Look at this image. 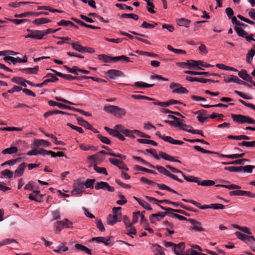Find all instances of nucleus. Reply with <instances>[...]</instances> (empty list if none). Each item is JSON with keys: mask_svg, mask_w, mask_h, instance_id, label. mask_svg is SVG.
Instances as JSON below:
<instances>
[{"mask_svg": "<svg viewBox=\"0 0 255 255\" xmlns=\"http://www.w3.org/2000/svg\"><path fill=\"white\" fill-rule=\"evenodd\" d=\"M39 68L38 66H35L33 68H26L19 69L20 71L23 72L26 74H35L37 73Z\"/></svg>", "mask_w": 255, "mask_h": 255, "instance_id": "b1692460", "label": "nucleus"}, {"mask_svg": "<svg viewBox=\"0 0 255 255\" xmlns=\"http://www.w3.org/2000/svg\"><path fill=\"white\" fill-rule=\"evenodd\" d=\"M57 24L59 26H70L78 28V26L69 20H61L57 23Z\"/></svg>", "mask_w": 255, "mask_h": 255, "instance_id": "e433bc0d", "label": "nucleus"}, {"mask_svg": "<svg viewBox=\"0 0 255 255\" xmlns=\"http://www.w3.org/2000/svg\"><path fill=\"white\" fill-rule=\"evenodd\" d=\"M122 17L124 18H130L135 20H137L139 18L137 14L134 13H124L122 15Z\"/></svg>", "mask_w": 255, "mask_h": 255, "instance_id": "338daca9", "label": "nucleus"}, {"mask_svg": "<svg viewBox=\"0 0 255 255\" xmlns=\"http://www.w3.org/2000/svg\"><path fill=\"white\" fill-rule=\"evenodd\" d=\"M137 141L139 143H143V144H149L153 145H157V143L153 140L143 139V138H138L137 139Z\"/></svg>", "mask_w": 255, "mask_h": 255, "instance_id": "09e8293b", "label": "nucleus"}, {"mask_svg": "<svg viewBox=\"0 0 255 255\" xmlns=\"http://www.w3.org/2000/svg\"><path fill=\"white\" fill-rule=\"evenodd\" d=\"M160 158H162L166 160L170 161H174L181 163V161L178 159H175L174 158L168 154L160 152Z\"/></svg>", "mask_w": 255, "mask_h": 255, "instance_id": "72a5a7b5", "label": "nucleus"}, {"mask_svg": "<svg viewBox=\"0 0 255 255\" xmlns=\"http://www.w3.org/2000/svg\"><path fill=\"white\" fill-rule=\"evenodd\" d=\"M11 243H15L17 244V241L13 239H5L0 242V247L9 245Z\"/></svg>", "mask_w": 255, "mask_h": 255, "instance_id": "49530a36", "label": "nucleus"}, {"mask_svg": "<svg viewBox=\"0 0 255 255\" xmlns=\"http://www.w3.org/2000/svg\"><path fill=\"white\" fill-rule=\"evenodd\" d=\"M216 187H224L226 188H227L230 190L232 189H240L241 188V187L236 185V184H230V185H224V184H217L216 185Z\"/></svg>", "mask_w": 255, "mask_h": 255, "instance_id": "58836bf2", "label": "nucleus"}, {"mask_svg": "<svg viewBox=\"0 0 255 255\" xmlns=\"http://www.w3.org/2000/svg\"><path fill=\"white\" fill-rule=\"evenodd\" d=\"M107 76L110 79H114L117 77H124L125 75L123 72L118 70L111 69L109 70L106 73Z\"/></svg>", "mask_w": 255, "mask_h": 255, "instance_id": "9d476101", "label": "nucleus"}, {"mask_svg": "<svg viewBox=\"0 0 255 255\" xmlns=\"http://www.w3.org/2000/svg\"><path fill=\"white\" fill-rule=\"evenodd\" d=\"M72 47L73 49L79 52L83 53L84 50V47L82 46L79 42H72L71 43Z\"/></svg>", "mask_w": 255, "mask_h": 255, "instance_id": "c03bdc74", "label": "nucleus"}, {"mask_svg": "<svg viewBox=\"0 0 255 255\" xmlns=\"http://www.w3.org/2000/svg\"><path fill=\"white\" fill-rule=\"evenodd\" d=\"M241 171L251 173L253 172V169L255 168L254 165H246L244 166H241Z\"/></svg>", "mask_w": 255, "mask_h": 255, "instance_id": "4d7b16f0", "label": "nucleus"}, {"mask_svg": "<svg viewBox=\"0 0 255 255\" xmlns=\"http://www.w3.org/2000/svg\"><path fill=\"white\" fill-rule=\"evenodd\" d=\"M185 249V244L184 243H180L173 247V251L176 255H181L180 252H182Z\"/></svg>", "mask_w": 255, "mask_h": 255, "instance_id": "393cba45", "label": "nucleus"}, {"mask_svg": "<svg viewBox=\"0 0 255 255\" xmlns=\"http://www.w3.org/2000/svg\"><path fill=\"white\" fill-rule=\"evenodd\" d=\"M54 232L55 234H59L62 229V225L60 221H58L54 224Z\"/></svg>", "mask_w": 255, "mask_h": 255, "instance_id": "680f3d73", "label": "nucleus"}, {"mask_svg": "<svg viewBox=\"0 0 255 255\" xmlns=\"http://www.w3.org/2000/svg\"><path fill=\"white\" fill-rule=\"evenodd\" d=\"M177 23L180 26H184L185 27H188L191 23V21L184 18H181L177 19Z\"/></svg>", "mask_w": 255, "mask_h": 255, "instance_id": "bb28decb", "label": "nucleus"}, {"mask_svg": "<svg viewBox=\"0 0 255 255\" xmlns=\"http://www.w3.org/2000/svg\"><path fill=\"white\" fill-rule=\"evenodd\" d=\"M115 62L119 60L123 61L125 62H132L130 59L125 55H121L119 56H116L114 58Z\"/></svg>", "mask_w": 255, "mask_h": 255, "instance_id": "5fc2aeb1", "label": "nucleus"}, {"mask_svg": "<svg viewBox=\"0 0 255 255\" xmlns=\"http://www.w3.org/2000/svg\"><path fill=\"white\" fill-rule=\"evenodd\" d=\"M231 116L233 121L239 124H255V120L249 116L241 114H231Z\"/></svg>", "mask_w": 255, "mask_h": 255, "instance_id": "f257e3e1", "label": "nucleus"}, {"mask_svg": "<svg viewBox=\"0 0 255 255\" xmlns=\"http://www.w3.org/2000/svg\"><path fill=\"white\" fill-rule=\"evenodd\" d=\"M46 152H47V150L43 148H34L27 152V154L29 156L37 155L39 154L45 156L46 155Z\"/></svg>", "mask_w": 255, "mask_h": 255, "instance_id": "a211bd4d", "label": "nucleus"}, {"mask_svg": "<svg viewBox=\"0 0 255 255\" xmlns=\"http://www.w3.org/2000/svg\"><path fill=\"white\" fill-rule=\"evenodd\" d=\"M85 189L84 182L80 180H77L74 184V188L71 191V193L73 195L80 194L84 191Z\"/></svg>", "mask_w": 255, "mask_h": 255, "instance_id": "20e7f679", "label": "nucleus"}, {"mask_svg": "<svg viewBox=\"0 0 255 255\" xmlns=\"http://www.w3.org/2000/svg\"><path fill=\"white\" fill-rule=\"evenodd\" d=\"M188 221L193 225L191 229L194 230L198 232H202L204 231V228L201 227V223L192 219H189Z\"/></svg>", "mask_w": 255, "mask_h": 255, "instance_id": "f3484780", "label": "nucleus"}, {"mask_svg": "<svg viewBox=\"0 0 255 255\" xmlns=\"http://www.w3.org/2000/svg\"><path fill=\"white\" fill-rule=\"evenodd\" d=\"M151 250L154 255H159V246L158 244H152Z\"/></svg>", "mask_w": 255, "mask_h": 255, "instance_id": "774afa93", "label": "nucleus"}, {"mask_svg": "<svg viewBox=\"0 0 255 255\" xmlns=\"http://www.w3.org/2000/svg\"><path fill=\"white\" fill-rule=\"evenodd\" d=\"M47 77H51L50 79H47L44 80L46 85L49 82H55L58 80V79L52 74H47L46 76Z\"/></svg>", "mask_w": 255, "mask_h": 255, "instance_id": "6e6d98bb", "label": "nucleus"}, {"mask_svg": "<svg viewBox=\"0 0 255 255\" xmlns=\"http://www.w3.org/2000/svg\"><path fill=\"white\" fill-rule=\"evenodd\" d=\"M191 128H188V127H184V129H183V130L186 131L189 133H191L192 134H200L201 136L204 137V135L203 133V131L200 130L198 129H191Z\"/></svg>", "mask_w": 255, "mask_h": 255, "instance_id": "37998d69", "label": "nucleus"}, {"mask_svg": "<svg viewBox=\"0 0 255 255\" xmlns=\"http://www.w3.org/2000/svg\"><path fill=\"white\" fill-rule=\"evenodd\" d=\"M80 148L84 151H95L97 150V147L90 145H87L85 144H79Z\"/></svg>", "mask_w": 255, "mask_h": 255, "instance_id": "7c9ffc66", "label": "nucleus"}, {"mask_svg": "<svg viewBox=\"0 0 255 255\" xmlns=\"http://www.w3.org/2000/svg\"><path fill=\"white\" fill-rule=\"evenodd\" d=\"M121 207H114L113 208V213L114 216H116V217L120 218L121 219L122 213H121Z\"/></svg>", "mask_w": 255, "mask_h": 255, "instance_id": "e2e57ef3", "label": "nucleus"}, {"mask_svg": "<svg viewBox=\"0 0 255 255\" xmlns=\"http://www.w3.org/2000/svg\"><path fill=\"white\" fill-rule=\"evenodd\" d=\"M94 169L97 173L103 174L105 175H108V172L105 168L99 167L96 165H94Z\"/></svg>", "mask_w": 255, "mask_h": 255, "instance_id": "13d9d810", "label": "nucleus"}, {"mask_svg": "<svg viewBox=\"0 0 255 255\" xmlns=\"http://www.w3.org/2000/svg\"><path fill=\"white\" fill-rule=\"evenodd\" d=\"M107 220L108 224L113 226L114 224H115L117 222H120L121 219H120V218L116 217V216H114L110 214L108 215Z\"/></svg>", "mask_w": 255, "mask_h": 255, "instance_id": "4be33fe9", "label": "nucleus"}, {"mask_svg": "<svg viewBox=\"0 0 255 255\" xmlns=\"http://www.w3.org/2000/svg\"><path fill=\"white\" fill-rule=\"evenodd\" d=\"M51 20L46 17H42L35 19L32 23L36 25H40L50 22Z\"/></svg>", "mask_w": 255, "mask_h": 255, "instance_id": "ea45409f", "label": "nucleus"}, {"mask_svg": "<svg viewBox=\"0 0 255 255\" xmlns=\"http://www.w3.org/2000/svg\"><path fill=\"white\" fill-rule=\"evenodd\" d=\"M193 148L195 149H196V150L200 151L202 153L211 154H217L222 157H226V158H230L229 157L231 156V155H225V154H220L216 152L205 150L198 145H195V146H194Z\"/></svg>", "mask_w": 255, "mask_h": 255, "instance_id": "f8f14e48", "label": "nucleus"}, {"mask_svg": "<svg viewBox=\"0 0 255 255\" xmlns=\"http://www.w3.org/2000/svg\"><path fill=\"white\" fill-rule=\"evenodd\" d=\"M168 118L173 119L174 120H165L164 122L165 123L169 124L171 126L179 128L180 129H184V127L191 128L190 126L184 124L185 121L184 120L180 119L175 116L169 115H168Z\"/></svg>", "mask_w": 255, "mask_h": 255, "instance_id": "f03ea898", "label": "nucleus"}, {"mask_svg": "<svg viewBox=\"0 0 255 255\" xmlns=\"http://www.w3.org/2000/svg\"><path fill=\"white\" fill-rule=\"evenodd\" d=\"M238 75L240 77L250 82L252 84L253 82V78L251 76L247 73V72L246 70H242L238 73Z\"/></svg>", "mask_w": 255, "mask_h": 255, "instance_id": "6ab92c4d", "label": "nucleus"}, {"mask_svg": "<svg viewBox=\"0 0 255 255\" xmlns=\"http://www.w3.org/2000/svg\"><path fill=\"white\" fill-rule=\"evenodd\" d=\"M18 149L16 147L12 146L9 148H5L2 151V153L3 154H11L15 153L17 151Z\"/></svg>", "mask_w": 255, "mask_h": 255, "instance_id": "a19ab883", "label": "nucleus"}, {"mask_svg": "<svg viewBox=\"0 0 255 255\" xmlns=\"http://www.w3.org/2000/svg\"><path fill=\"white\" fill-rule=\"evenodd\" d=\"M74 247L75 248L79 251L85 252L90 255H92L91 251L85 246L80 244H76Z\"/></svg>", "mask_w": 255, "mask_h": 255, "instance_id": "5701e85b", "label": "nucleus"}, {"mask_svg": "<svg viewBox=\"0 0 255 255\" xmlns=\"http://www.w3.org/2000/svg\"><path fill=\"white\" fill-rule=\"evenodd\" d=\"M68 250V247L65 246V243H61L58 247L57 249H54L53 251L54 253L61 254L62 252H66Z\"/></svg>", "mask_w": 255, "mask_h": 255, "instance_id": "2f4dec72", "label": "nucleus"}, {"mask_svg": "<svg viewBox=\"0 0 255 255\" xmlns=\"http://www.w3.org/2000/svg\"><path fill=\"white\" fill-rule=\"evenodd\" d=\"M160 138L166 142H169L173 144L182 145L184 144L183 141L179 140L174 139L172 137L167 136L165 134H163L162 135H160Z\"/></svg>", "mask_w": 255, "mask_h": 255, "instance_id": "4468645a", "label": "nucleus"}, {"mask_svg": "<svg viewBox=\"0 0 255 255\" xmlns=\"http://www.w3.org/2000/svg\"><path fill=\"white\" fill-rule=\"evenodd\" d=\"M234 29L239 36L245 38L246 40L247 41H255V39L253 38V37L255 36V35L254 34H251L250 35H248V33L246 31H245L243 28H240L237 26H235Z\"/></svg>", "mask_w": 255, "mask_h": 255, "instance_id": "7ed1b4c3", "label": "nucleus"}, {"mask_svg": "<svg viewBox=\"0 0 255 255\" xmlns=\"http://www.w3.org/2000/svg\"><path fill=\"white\" fill-rule=\"evenodd\" d=\"M48 103L49 105L50 106H52V107L57 106L58 107H59V108L62 109H67L68 108V106L65 105L61 103H57L56 102H54V101H53L51 100L49 101L48 102Z\"/></svg>", "mask_w": 255, "mask_h": 255, "instance_id": "4c0bfd02", "label": "nucleus"}, {"mask_svg": "<svg viewBox=\"0 0 255 255\" xmlns=\"http://www.w3.org/2000/svg\"><path fill=\"white\" fill-rule=\"evenodd\" d=\"M241 166L239 167L236 166H226L224 168L225 170L229 171L230 172H241Z\"/></svg>", "mask_w": 255, "mask_h": 255, "instance_id": "69168bd1", "label": "nucleus"}, {"mask_svg": "<svg viewBox=\"0 0 255 255\" xmlns=\"http://www.w3.org/2000/svg\"><path fill=\"white\" fill-rule=\"evenodd\" d=\"M42 195L40 194L39 190H34L32 193L29 195L28 198L32 201L37 202H41L42 201Z\"/></svg>", "mask_w": 255, "mask_h": 255, "instance_id": "ddd939ff", "label": "nucleus"}, {"mask_svg": "<svg viewBox=\"0 0 255 255\" xmlns=\"http://www.w3.org/2000/svg\"><path fill=\"white\" fill-rule=\"evenodd\" d=\"M123 128L124 126L122 125H116L113 129L107 127H104L105 130L111 135L116 137L120 132L123 133Z\"/></svg>", "mask_w": 255, "mask_h": 255, "instance_id": "39448f33", "label": "nucleus"}, {"mask_svg": "<svg viewBox=\"0 0 255 255\" xmlns=\"http://www.w3.org/2000/svg\"><path fill=\"white\" fill-rule=\"evenodd\" d=\"M109 161L110 163L121 169H124L127 171L128 170V168L127 167V165L122 161L117 159H113V158H109Z\"/></svg>", "mask_w": 255, "mask_h": 255, "instance_id": "2eb2a0df", "label": "nucleus"}, {"mask_svg": "<svg viewBox=\"0 0 255 255\" xmlns=\"http://www.w3.org/2000/svg\"><path fill=\"white\" fill-rule=\"evenodd\" d=\"M134 85L140 88H150L152 87L154 84H149L142 82H136L134 83Z\"/></svg>", "mask_w": 255, "mask_h": 255, "instance_id": "052dcab7", "label": "nucleus"}, {"mask_svg": "<svg viewBox=\"0 0 255 255\" xmlns=\"http://www.w3.org/2000/svg\"><path fill=\"white\" fill-rule=\"evenodd\" d=\"M170 88L173 89V92L174 93L184 94L188 92V90L182 87L181 85L178 83H172L170 85Z\"/></svg>", "mask_w": 255, "mask_h": 255, "instance_id": "1a4fd4ad", "label": "nucleus"}, {"mask_svg": "<svg viewBox=\"0 0 255 255\" xmlns=\"http://www.w3.org/2000/svg\"><path fill=\"white\" fill-rule=\"evenodd\" d=\"M160 208L164 210H166V211H172V212H175V213H179V214H183L185 216H189V214L187 213L186 212L184 211V210H180V209H172V208H168V207H163L161 205H160Z\"/></svg>", "mask_w": 255, "mask_h": 255, "instance_id": "c756f323", "label": "nucleus"}, {"mask_svg": "<svg viewBox=\"0 0 255 255\" xmlns=\"http://www.w3.org/2000/svg\"><path fill=\"white\" fill-rule=\"evenodd\" d=\"M235 235L240 240L243 241L244 242L247 243L248 242V240L252 238V237H249V236L243 234V233L240 232H236L235 233Z\"/></svg>", "mask_w": 255, "mask_h": 255, "instance_id": "79ce46f5", "label": "nucleus"}, {"mask_svg": "<svg viewBox=\"0 0 255 255\" xmlns=\"http://www.w3.org/2000/svg\"><path fill=\"white\" fill-rule=\"evenodd\" d=\"M60 223H61L62 226L64 228H73L72 223L66 218L61 221Z\"/></svg>", "mask_w": 255, "mask_h": 255, "instance_id": "8fccbe9b", "label": "nucleus"}, {"mask_svg": "<svg viewBox=\"0 0 255 255\" xmlns=\"http://www.w3.org/2000/svg\"><path fill=\"white\" fill-rule=\"evenodd\" d=\"M216 67L222 70H230L235 72L238 71L236 69L232 67L227 66L223 64H216Z\"/></svg>", "mask_w": 255, "mask_h": 255, "instance_id": "de8ad7c7", "label": "nucleus"}, {"mask_svg": "<svg viewBox=\"0 0 255 255\" xmlns=\"http://www.w3.org/2000/svg\"><path fill=\"white\" fill-rule=\"evenodd\" d=\"M160 173L163 174L172 179L175 180L180 183H182L183 181L182 180L178 178L177 176L173 174H171L168 170L166 169L164 167L160 166Z\"/></svg>", "mask_w": 255, "mask_h": 255, "instance_id": "dca6fc26", "label": "nucleus"}, {"mask_svg": "<svg viewBox=\"0 0 255 255\" xmlns=\"http://www.w3.org/2000/svg\"><path fill=\"white\" fill-rule=\"evenodd\" d=\"M33 144L35 146L37 147L43 146L47 147L50 145V142L44 139H35L33 142Z\"/></svg>", "mask_w": 255, "mask_h": 255, "instance_id": "412c9836", "label": "nucleus"}, {"mask_svg": "<svg viewBox=\"0 0 255 255\" xmlns=\"http://www.w3.org/2000/svg\"><path fill=\"white\" fill-rule=\"evenodd\" d=\"M182 176L184 177L185 180L188 182H195L197 184L199 183V178L197 177H195L192 176H187L184 173H182Z\"/></svg>", "mask_w": 255, "mask_h": 255, "instance_id": "603ef678", "label": "nucleus"}, {"mask_svg": "<svg viewBox=\"0 0 255 255\" xmlns=\"http://www.w3.org/2000/svg\"><path fill=\"white\" fill-rule=\"evenodd\" d=\"M26 165V163H22L18 166L14 171V177H20L23 175Z\"/></svg>", "mask_w": 255, "mask_h": 255, "instance_id": "aec40b11", "label": "nucleus"}, {"mask_svg": "<svg viewBox=\"0 0 255 255\" xmlns=\"http://www.w3.org/2000/svg\"><path fill=\"white\" fill-rule=\"evenodd\" d=\"M187 63H188L187 64L189 69L194 68L197 70H203L202 68L198 66V61L189 60L187 61Z\"/></svg>", "mask_w": 255, "mask_h": 255, "instance_id": "c85d7f7f", "label": "nucleus"}, {"mask_svg": "<svg viewBox=\"0 0 255 255\" xmlns=\"http://www.w3.org/2000/svg\"><path fill=\"white\" fill-rule=\"evenodd\" d=\"M167 48L169 50L173 52L174 53L184 54H185L186 53V51L185 50L174 48L170 45H167Z\"/></svg>", "mask_w": 255, "mask_h": 255, "instance_id": "864d4df0", "label": "nucleus"}, {"mask_svg": "<svg viewBox=\"0 0 255 255\" xmlns=\"http://www.w3.org/2000/svg\"><path fill=\"white\" fill-rule=\"evenodd\" d=\"M214 184L215 182L213 180H205L202 181V182H200V181H199V183H198V185L204 186H211L214 185Z\"/></svg>", "mask_w": 255, "mask_h": 255, "instance_id": "3c124183", "label": "nucleus"}, {"mask_svg": "<svg viewBox=\"0 0 255 255\" xmlns=\"http://www.w3.org/2000/svg\"><path fill=\"white\" fill-rule=\"evenodd\" d=\"M126 110L125 109L117 106L114 116L119 117H123L126 115Z\"/></svg>", "mask_w": 255, "mask_h": 255, "instance_id": "c9c22d12", "label": "nucleus"}, {"mask_svg": "<svg viewBox=\"0 0 255 255\" xmlns=\"http://www.w3.org/2000/svg\"><path fill=\"white\" fill-rule=\"evenodd\" d=\"M112 237H95L92 239V241H94L98 243H102L105 245L107 246L111 247L113 245L114 243L111 241Z\"/></svg>", "mask_w": 255, "mask_h": 255, "instance_id": "6e6552de", "label": "nucleus"}, {"mask_svg": "<svg viewBox=\"0 0 255 255\" xmlns=\"http://www.w3.org/2000/svg\"><path fill=\"white\" fill-rule=\"evenodd\" d=\"M185 74H190L192 75H202L206 77H208L210 76V73L207 72H196L194 71H185L184 72Z\"/></svg>", "mask_w": 255, "mask_h": 255, "instance_id": "f704fd0d", "label": "nucleus"}, {"mask_svg": "<svg viewBox=\"0 0 255 255\" xmlns=\"http://www.w3.org/2000/svg\"><path fill=\"white\" fill-rule=\"evenodd\" d=\"M44 33L43 30H33L31 33L25 35V38H31L36 39H41L44 36Z\"/></svg>", "mask_w": 255, "mask_h": 255, "instance_id": "9b49d317", "label": "nucleus"}, {"mask_svg": "<svg viewBox=\"0 0 255 255\" xmlns=\"http://www.w3.org/2000/svg\"><path fill=\"white\" fill-rule=\"evenodd\" d=\"M11 81L14 83L20 85L23 87H26V80H24L22 77H15L11 79Z\"/></svg>", "mask_w": 255, "mask_h": 255, "instance_id": "473e14b6", "label": "nucleus"}, {"mask_svg": "<svg viewBox=\"0 0 255 255\" xmlns=\"http://www.w3.org/2000/svg\"><path fill=\"white\" fill-rule=\"evenodd\" d=\"M255 55V45H254L251 50H250L246 57V61L248 63H251L252 61L253 57Z\"/></svg>", "mask_w": 255, "mask_h": 255, "instance_id": "a878e982", "label": "nucleus"}, {"mask_svg": "<svg viewBox=\"0 0 255 255\" xmlns=\"http://www.w3.org/2000/svg\"><path fill=\"white\" fill-rule=\"evenodd\" d=\"M96 190L102 189L110 192H113L115 190L114 187L110 186L107 182L104 181L97 182L95 186Z\"/></svg>", "mask_w": 255, "mask_h": 255, "instance_id": "423d86ee", "label": "nucleus"}, {"mask_svg": "<svg viewBox=\"0 0 255 255\" xmlns=\"http://www.w3.org/2000/svg\"><path fill=\"white\" fill-rule=\"evenodd\" d=\"M115 57H111L105 54H100L98 55V58L100 60L103 61L104 62H115Z\"/></svg>", "mask_w": 255, "mask_h": 255, "instance_id": "cd10ccee", "label": "nucleus"}, {"mask_svg": "<svg viewBox=\"0 0 255 255\" xmlns=\"http://www.w3.org/2000/svg\"><path fill=\"white\" fill-rule=\"evenodd\" d=\"M116 108V106L110 105L105 106L104 108V110L107 113H110L114 115Z\"/></svg>", "mask_w": 255, "mask_h": 255, "instance_id": "a18cd8bd", "label": "nucleus"}, {"mask_svg": "<svg viewBox=\"0 0 255 255\" xmlns=\"http://www.w3.org/2000/svg\"><path fill=\"white\" fill-rule=\"evenodd\" d=\"M64 67L67 69V70L69 72L78 75V71H79V68L77 66H73L72 68H70L68 66L66 65H64Z\"/></svg>", "mask_w": 255, "mask_h": 255, "instance_id": "0e129e2a", "label": "nucleus"}, {"mask_svg": "<svg viewBox=\"0 0 255 255\" xmlns=\"http://www.w3.org/2000/svg\"><path fill=\"white\" fill-rule=\"evenodd\" d=\"M173 229H171L169 227H166V228H162L160 230V232L163 233V234L167 236L168 235H172L174 233V231L172 230Z\"/></svg>", "mask_w": 255, "mask_h": 255, "instance_id": "bf43d9fd", "label": "nucleus"}, {"mask_svg": "<svg viewBox=\"0 0 255 255\" xmlns=\"http://www.w3.org/2000/svg\"><path fill=\"white\" fill-rule=\"evenodd\" d=\"M3 60L7 63L10 64L12 62L13 64H15L16 63H25L27 61V58L26 56H24L22 59L19 57L14 58L11 56H5L3 57Z\"/></svg>", "mask_w": 255, "mask_h": 255, "instance_id": "0eeeda50", "label": "nucleus"}]
</instances>
